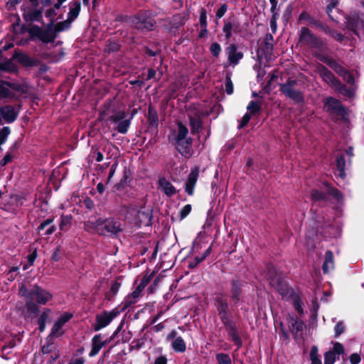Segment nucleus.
Listing matches in <instances>:
<instances>
[{"label": "nucleus", "instance_id": "1", "mask_svg": "<svg viewBox=\"0 0 364 364\" xmlns=\"http://www.w3.org/2000/svg\"><path fill=\"white\" fill-rule=\"evenodd\" d=\"M19 294L24 298L26 308L28 312L37 314L39 311L38 304L46 305L53 299V294L38 285H33L30 289L21 286Z\"/></svg>", "mask_w": 364, "mask_h": 364}, {"label": "nucleus", "instance_id": "2", "mask_svg": "<svg viewBox=\"0 0 364 364\" xmlns=\"http://www.w3.org/2000/svg\"><path fill=\"white\" fill-rule=\"evenodd\" d=\"M85 230L104 236L117 237L123 230L121 223L112 218L90 219L84 223Z\"/></svg>", "mask_w": 364, "mask_h": 364}, {"label": "nucleus", "instance_id": "3", "mask_svg": "<svg viewBox=\"0 0 364 364\" xmlns=\"http://www.w3.org/2000/svg\"><path fill=\"white\" fill-rule=\"evenodd\" d=\"M267 278L270 285L284 299H288L291 296L292 290L288 287L282 275L274 267L268 268Z\"/></svg>", "mask_w": 364, "mask_h": 364}, {"label": "nucleus", "instance_id": "4", "mask_svg": "<svg viewBox=\"0 0 364 364\" xmlns=\"http://www.w3.org/2000/svg\"><path fill=\"white\" fill-rule=\"evenodd\" d=\"M129 21L133 27L141 31L153 30L156 25L152 13L149 11L139 12L136 15L129 17Z\"/></svg>", "mask_w": 364, "mask_h": 364}, {"label": "nucleus", "instance_id": "5", "mask_svg": "<svg viewBox=\"0 0 364 364\" xmlns=\"http://www.w3.org/2000/svg\"><path fill=\"white\" fill-rule=\"evenodd\" d=\"M329 196H333L338 201L343 198L341 192L338 189L330 186L328 183L325 184L323 191L313 189L311 191V198L314 202L326 203L328 202Z\"/></svg>", "mask_w": 364, "mask_h": 364}, {"label": "nucleus", "instance_id": "6", "mask_svg": "<svg viewBox=\"0 0 364 364\" xmlns=\"http://www.w3.org/2000/svg\"><path fill=\"white\" fill-rule=\"evenodd\" d=\"M28 33L31 37H36L43 43L53 42L57 37L53 23H50L46 28L32 26L28 29Z\"/></svg>", "mask_w": 364, "mask_h": 364}, {"label": "nucleus", "instance_id": "7", "mask_svg": "<svg viewBox=\"0 0 364 364\" xmlns=\"http://www.w3.org/2000/svg\"><path fill=\"white\" fill-rule=\"evenodd\" d=\"M297 82L294 80H289L285 83L281 85L280 91L287 97L295 102H301L304 101L303 93L296 88Z\"/></svg>", "mask_w": 364, "mask_h": 364}, {"label": "nucleus", "instance_id": "8", "mask_svg": "<svg viewBox=\"0 0 364 364\" xmlns=\"http://www.w3.org/2000/svg\"><path fill=\"white\" fill-rule=\"evenodd\" d=\"M299 41L302 42L309 47L314 48L318 50H322L324 44L322 41L314 36L311 31L306 28L303 27L301 29L299 34Z\"/></svg>", "mask_w": 364, "mask_h": 364}, {"label": "nucleus", "instance_id": "9", "mask_svg": "<svg viewBox=\"0 0 364 364\" xmlns=\"http://www.w3.org/2000/svg\"><path fill=\"white\" fill-rule=\"evenodd\" d=\"M119 314V311L117 309H114L110 311H105L97 314L96 316L95 323L93 325L94 331H98L108 326Z\"/></svg>", "mask_w": 364, "mask_h": 364}, {"label": "nucleus", "instance_id": "10", "mask_svg": "<svg viewBox=\"0 0 364 364\" xmlns=\"http://www.w3.org/2000/svg\"><path fill=\"white\" fill-rule=\"evenodd\" d=\"M241 31L239 21L235 16H230L223 21V33L226 40H230L233 34Z\"/></svg>", "mask_w": 364, "mask_h": 364}, {"label": "nucleus", "instance_id": "11", "mask_svg": "<svg viewBox=\"0 0 364 364\" xmlns=\"http://www.w3.org/2000/svg\"><path fill=\"white\" fill-rule=\"evenodd\" d=\"M23 18L26 22L41 21L43 18L42 11L33 6L23 4L21 7Z\"/></svg>", "mask_w": 364, "mask_h": 364}, {"label": "nucleus", "instance_id": "12", "mask_svg": "<svg viewBox=\"0 0 364 364\" xmlns=\"http://www.w3.org/2000/svg\"><path fill=\"white\" fill-rule=\"evenodd\" d=\"M325 108L332 114L344 116L346 109L341 102L333 97L326 98L325 101Z\"/></svg>", "mask_w": 364, "mask_h": 364}, {"label": "nucleus", "instance_id": "13", "mask_svg": "<svg viewBox=\"0 0 364 364\" xmlns=\"http://www.w3.org/2000/svg\"><path fill=\"white\" fill-rule=\"evenodd\" d=\"M316 71L322 78L323 81L333 88L338 81L335 75L321 64H318L316 65Z\"/></svg>", "mask_w": 364, "mask_h": 364}, {"label": "nucleus", "instance_id": "14", "mask_svg": "<svg viewBox=\"0 0 364 364\" xmlns=\"http://www.w3.org/2000/svg\"><path fill=\"white\" fill-rule=\"evenodd\" d=\"M199 167L195 166L191 168V172L188 176L185 185V191L189 196H192L194 193V188L199 176Z\"/></svg>", "mask_w": 364, "mask_h": 364}, {"label": "nucleus", "instance_id": "15", "mask_svg": "<svg viewBox=\"0 0 364 364\" xmlns=\"http://www.w3.org/2000/svg\"><path fill=\"white\" fill-rule=\"evenodd\" d=\"M72 316L73 315L69 313H64L63 315H61L60 318L53 324L51 329L50 336H61L63 333V331L61 330L63 326L72 318Z\"/></svg>", "mask_w": 364, "mask_h": 364}, {"label": "nucleus", "instance_id": "16", "mask_svg": "<svg viewBox=\"0 0 364 364\" xmlns=\"http://www.w3.org/2000/svg\"><path fill=\"white\" fill-rule=\"evenodd\" d=\"M225 53L228 55L230 65H236L239 61L243 58V53L238 51L237 46L235 44H230L225 48Z\"/></svg>", "mask_w": 364, "mask_h": 364}, {"label": "nucleus", "instance_id": "17", "mask_svg": "<svg viewBox=\"0 0 364 364\" xmlns=\"http://www.w3.org/2000/svg\"><path fill=\"white\" fill-rule=\"evenodd\" d=\"M11 90L21 91V87L16 84H11L7 82H0V98H12L14 95Z\"/></svg>", "mask_w": 364, "mask_h": 364}, {"label": "nucleus", "instance_id": "18", "mask_svg": "<svg viewBox=\"0 0 364 364\" xmlns=\"http://www.w3.org/2000/svg\"><path fill=\"white\" fill-rule=\"evenodd\" d=\"M106 344L102 334H97L92 338V349L89 353L90 357H94L99 353L102 347Z\"/></svg>", "mask_w": 364, "mask_h": 364}, {"label": "nucleus", "instance_id": "19", "mask_svg": "<svg viewBox=\"0 0 364 364\" xmlns=\"http://www.w3.org/2000/svg\"><path fill=\"white\" fill-rule=\"evenodd\" d=\"M193 140L191 137L186 139L176 141L175 145L179 153L184 156H189L191 154V146Z\"/></svg>", "mask_w": 364, "mask_h": 364}, {"label": "nucleus", "instance_id": "20", "mask_svg": "<svg viewBox=\"0 0 364 364\" xmlns=\"http://www.w3.org/2000/svg\"><path fill=\"white\" fill-rule=\"evenodd\" d=\"M159 188L168 197L176 194V188L165 178H161L158 181Z\"/></svg>", "mask_w": 364, "mask_h": 364}, {"label": "nucleus", "instance_id": "21", "mask_svg": "<svg viewBox=\"0 0 364 364\" xmlns=\"http://www.w3.org/2000/svg\"><path fill=\"white\" fill-rule=\"evenodd\" d=\"M68 6L69 12L68 13L67 19L70 20L71 22H73L79 16L81 9V4L80 1L75 0L70 1Z\"/></svg>", "mask_w": 364, "mask_h": 364}, {"label": "nucleus", "instance_id": "22", "mask_svg": "<svg viewBox=\"0 0 364 364\" xmlns=\"http://www.w3.org/2000/svg\"><path fill=\"white\" fill-rule=\"evenodd\" d=\"M143 289L139 287H136V288L128 296H127L124 301V304L125 307H129L132 304H134L138 301L139 298L142 296Z\"/></svg>", "mask_w": 364, "mask_h": 364}, {"label": "nucleus", "instance_id": "23", "mask_svg": "<svg viewBox=\"0 0 364 364\" xmlns=\"http://www.w3.org/2000/svg\"><path fill=\"white\" fill-rule=\"evenodd\" d=\"M0 112L3 119L8 123L13 122L17 117V113L12 106L2 107Z\"/></svg>", "mask_w": 364, "mask_h": 364}, {"label": "nucleus", "instance_id": "24", "mask_svg": "<svg viewBox=\"0 0 364 364\" xmlns=\"http://www.w3.org/2000/svg\"><path fill=\"white\" fill-rule=\"evenodd\" d=\"M230 294L231 301L234 305H237L241 299V284L238 281L232 282Z\"/></svg>", "mask_w": 364, "mask_h": 364}, {"label": "nucleus", "instance_id": "25", "mask_svg": "<svg viewBox=\"0 0 364 364\" xmlns=\"http://www.w3.org/2000/svg\"><path fill=\"white\" fill-rule=\"evenodd\" d=\"M333 89L348 97H352L354 95L355 91L354 87L352 86L348 87L347 85L343 84L339 80L334 86Z\"/></svg>", "mask_w": 364, "mask_h": 364}, {"label": "nucleus", "instance_id": "26", "mask_svg": "<svg viewBox=\"0 0 364 364\" xmlns=\"http://www.w3.org/2000/svg\"><path fill=\"white\" fill-rule=\"evenodd\" d=\"M14 58L23 66L33 67L36 65V61L34 59L23 53H16L14 55Z\"/></svg>", "mask_w": 364, "mask_h": 364}, {"label": "nucleus", "instance_id": "27", "mask_svg": "<svg viewBox=\"0 0 364 364\" xmlns=\"http://www.w3.org/2000/svg\"><path fill=\"white\" fill-rule=\"evenodd\" d=\"M334 268L333 255L331 251L328 250L325 254L322 269L323 273L327 274Z\"/></svg>", "mask_w": 364, "mask_h": 364}, {"label": "nucleus", "instance_id": "28", "mask_svg": "<svg viewBox=\"0 0 364 364\" xmlns=\"http://www.w3.org/2000/svg\"><path fill=\"white\" fill-rule=\"evenodd\" d=\"M51 310L49 309H45L39 316L37 323L38 325L39 331L43 332L46 329V321L50 317Z\"/></svg>", "mask_w": 364, "mask_h": 364}, {"label": "nucleus", "instance_id": "29", "mask_svg": "<svg viewBox=\"0 0 364 364\" xmlns=\"http://www.w3.org/2000/svg\"><path fill=\"white\" fill-rule=\"evenodd\" d=\"M363 25L362 21L358 15H353L347 18L346 26L348 29L356 33L357 28Z\"/></svg>", "mask_w": 364, "mask_h": 364}, {"label": "nucleus", "instance_id": "30", "mask_svg": "<svg viewBox=\"0 0 364 364\" xmlns=\"http://www.w3.org/2000/svg\"><path fill=\"white\" fill-rule=\"evenodd\" d=\"M346 160L343 155H341L336 159V168L337 173L341 178L343 179L346 177L345 173Z\"/></svg>", "mask_w": 364, "mask_h": 364}, {"label": "nucleus", "instance_id": "31", "mask_svg": "<svg viewBox=\"0 0 364 364\" xmlns=\"http://www.w3.org/2000/svg\"><path fill=\"white\" fill-rule=\"evenodd\" d=\"M171 346L176 352L183 353L186 351V345L181 337L176 338L171 343Z\"/></svg>", "mask_w": 364, "mask_h": 364}, {"label": "nucleus", "instance_id": "32", "mask_svg": "<svg viewBox=\"0 0 364 364\" xmlns=\"http://www.w3.org/2000/svg\"><path fill=\"white\" fill-rule=\"evenodd\" d=\"M229 336L231 337L232 341L238 346H240L242 344L241 338L235 328V326L232 324L228 327Z\"/></svg>", "mask_w": 364, "mask_h": 364}, {"label": "nucleus", "instance_id": "33", "mask_svg": "<svg viewBox=\"0 0 364 364\" xmlns=\"http://www.w3.org/2000/svg\"><path fill=\"white\" fill-rule=\"evenodd\" d=\"M126 117V112L123 110H117L114 112L112 114L107 117V120L117 124L123 120Z\"/></svg>", "mask_w": 364, "mask_h": 364}, {"label": "nucleus", "instance_id": "34", "mask_svg": "<svg viewBox=\"0 0 364 364\" xmlns=\"http://www.w3.org/2000/svg\"><path fill=\"white\" fill-rule=\"evenodd\" d=\"M188 133V128L185 125H183L182 123H178V133H177V135L175 139L176 141H181V140L188 138L187 136Z\"/></svg>", "mask_w": 364, "mask_h": 364}, {"label": "nucleus", "instance_id": "35", "mask_svg": "<svg viewBox=\"0 0 364 364\" xmlns=\"http://www.w3.org/2000/svg\"><path fill=\"white\" fill-rule=\"evenodd\" d=\"M188 133V128L185 125H183L182 123H178V133H177V135L175 139L176 141H181V140L188 138L187 136Z\"/></svg>", "mask_w": 364, "mask_h": 364}, {"label": "nucleus", "instance_id": "36", "mask_svg": "<svg viewBox=\"0 0 364 364\" xmlns=\"http://www.w3.org/2000/svg\"><path fill=\"white\" fill-rule=\"evenodd\" d=\"M273 36L272 34H267L264 38V48H261L264 53H267L268 55H272V51L273 49Z\"/></svg>", "mask_w": 364, "mask_h": 364}, {"label": "nucleus", "instance_id": "37", "mask_svg": "<svg viewBox=\"0 0 364 364\" xmlns=\"http://www.w3.org/2000/svg\"><path fill=\"white\" fill-rule=\"evenodd\" d=\"M72 23L73 22L70 20L66 19L63 21L58 22L56 24H53V28L56 34L58 35L60 32L68 30L70 27Z\"/></svg>", "mask_w": 364, "mask_h": 364}, {"label": "nucleus", "instance_id": "38", "mask_svg": "<svg viewBox=\"0 0 364 364\" xmlns=\"http://www.w3.org/2000/svg\"><path fill=\"white\" fill-rule=\"evenodd\" d=\"M0 69L9 73H16L18 70L17 66L10 60L0 63Z\"/></svg>", "mask_w": 364, "mask_h": 364}, {"label": "nucleus", "instance_id": "39", "mask_svg": "<svg viewBox=\"0 0 364 364\" xmlns=\"http://www.w3.org/2000/svg\"><path fill=\"white\" fill-rule=\"evenodd\" d=\"M115 129L120 134H126L130 125V120L124 119L116 124Z\"/></svg>", "mask_w": 364, "mask_h": 364}, {"label": "nucleus", "instance_id": "40", "mask_svg": "<svg viewBox=\"0 0 364 364\" xmlns=\"http://www.w3.org/2000/svg\"><path fill=\"white\" fill-rule=\"evenodd\" d=\"M329 67L340 76H343L345 73H346L347 70L343 65L337 63L334 59L329 65Z\"/></svg>", "mask_w": 364, "mask_h": 364}, {"label": "nucleus", "instance_id": "41", "mask_svg": "<svg viewBox=\"0 0 364 364\" xmlns=\"http://www.w3.org/2000/svg\"><path fill=\"white\" fill-rule=\"evenodd\" d=\"M304 326V323L302 321H299L297 318H292L291 321L290 328L294 333H297L302 331Z\"/></svg>", "mask_w": 364, "mask_h": 364}, {"label": "nucleus", "instance_id": "42", "mask_svg": "<svg viewBox=\"0 0 364 364\" xmlns=\"http://www.w3.org/2000/svg\"><path fill=\"white\" fill-rule=\"evenodd\" d=\"M190 125L192 134L199 132L201 127V122L198 118L190 117Z\"/></svg>", "mask_w": 364, "mask_h": 364}, {"label": "nucleus", "instance_id": "43", "mask_svg": "<svg viewBox=\"0 0 364 364\" xmlns=\"http://www.w3.org/2000/svg\"><path fill=\"white\" fill-rule=\"evenodd\" d=\"M211 251H212V247H211V246H210L207 250H205V252L203 253V255L200 257H196L194 259V262L191 263L190 265L192 267H196L200 262L203 261L210 254Z\"/></svg>", "mask_w": 364, "mask_h": 364}, {"label": "nucleus", "instance_id": "44", "mask_svg": "<svg viewBox=\"0 0 364 364\" xmlns=\"http://www.w3.org/2000/svg\"><path fill=\"white\" fill-rule=\"evenodd\" d=\"M248 111H250L251 115L255 114L261 109L260 105L255 101H250L247 107Z\"/></svg>", "mask_w": 364, "mask_h": 364}, {"label": "nucleus", "instance_id": "45", "mask_svg": "<svg viewBox=\"0 0 364 364\" xmlns=\"http://www.w3.org/2000/svg\"><path fill=\"white\" fill-rule=\"evenodd\" d=\"M216 360L218 364H232L230 357L225 353H218L216 355Z\"/></svg>", "mask_w": 364, "mask_h": 364}, {"label": "nucleus", "instance_id": "46", "mask_svg": "<svg viewBox=\"0 0 364 364\" xmlns=\"http://www.w3.org/2000/svg\"><path fill=\"white\" fill-rule=\"evenodd\" d=\"M336 360V355H335V352L328 350L324 354V364H334Z\"/></svg>", "mask_w": 364, "mask_h": 364}, {"label": "nucleus", "instance_id": "47", "mask_svg": "<svg viewBox=\"0 0 364 364\" xmlns=\"http://www.w3.org/2000/svg\"><path fill=\"white\" fill-rule=\"evenodd\" d=\"M217 309L218 311V313L220 312H225L228 310V305L227 301L222 299V298H218L217 299Z\"/></svg>", "mask_w": 364, "mask_h": 364}, {"label": "nucleus", "instance_id": "48", "mask_svg": "<svg viewBox=\"0 0 364 364\" xmlns=\"http://www.w3.org/2000/svg\"><path fill=\"white\" fill-rule=\"evenodd\" d=\"M210 50L214 57L218 58L221 53L222 48L219 43L215 42L211 44Z\"/></svg>", "mask_w": 364, "mask_h": 364}, {"label": "nucleus", "instance_id": "49", "mask_svg": "<svg viewBox=\"0 0 364 364\" xmlns=\"http://www.w3.org/2000/svg\"><path fill=\"white\" fill-rule=\"evenodd\" d=\"M219 315L222 322L224 323L226 328L232 325V323L230 319L228 311H225L224 313L220 312Z\"/></svg>", "mask_w": 364, "mask_h": 364}, {"label": "nucleus", "instance_id": "50", "mask_svg": "<svg viewBox=\"0 0 364 364\" xmlns=\"http://www.w3.org/2000/svg\"><path fill=\"white\" fill-rule=\"evenodd\" d=\"M58 349L55 348V346H53L52 343H47L43 346L42 347V353L43 354H50L53 353L55 351H57Z\"/></svg>", "mask_w": 364, "mask_h": 364}, {"label": "nucleus", "instance_id": "51", "mask_svg": "<svg viewBox=\"0 0 364 364\" xmlns=\"http://www.w3.org/2000/svg\"><path fill=\"white\" fill-rule=\"evenodd\" d=\"M10 134V129L5 127L2 129L0 132V144H3L6 142L7 136Z\"/></svg>", "mask_w": 364, "mask_h": 364}, {"label": "nucleus", "instance_id": "52", "mask_svg": "<svg viewBox=\"0 0 364 364\" xmlns=\"http://www.w3.org/2000/svg\"><path fill=\"white\" fill-rule=\"evenodd\" d=\"M332 352H335V355H342L344 354L345 350L343 346L338 342L333 343V350Z\"/></svg>", "mask_w": 364, "mask_h": 364}, {"label": "nucleus", "instance_id": "53", "mask_svg": "<svg viewBox=\"0 0 364 364\" xmlns=\"http://www.w3.org/2000/svg\"><path fill=\"white\" fill-rule=\"evenodd\" d=\"M334 331L336 337H338L340 335H341L345 331L343 323L342 321L338 322L335 326Z\"/></svg>", "mask_w": 364, "mask_h": 364}, {"label": "nucleus", "instance_id": "54", "mask_svg": "<svg viewBox=\"0 0 364 364\" xmlns=\"http://www.w3.org/2000/svg\"><path fill=\"white\" fill-rule=\"evenodd\" d=\"M341 77H343V79L345 81H346L352 87L354 85V83H355L354 76L348 70H346V73H345V75Z\"/></svg>", "mask_w": 364, "mask_h": 364}, {"label": "nucleus", "instance_id": "55", "mask_svg": "<svg viewBox=\"0 0 364 364\" xmlns=\"http://www.w3.org/2000/svg\"><path fill=\"white\" fill-rule=\"evenodd\" d=\"M207 16H206V10L205 9H201L200 12V23L202 27H206L207 26Z\"/></svg>", "mask_w": 364, "mask_h": 364}, {"label": "nucleus", "instance_id": "56", "mask_svg": "<svg viewBox=\"0 0 364 364\" xmlns=\"http://www.w3.org/2000/svg\"><path fill=\"white\" fill-rule=\"evenodd\" d=\"M191 211V205L189 204L183 206L180 210V216L181 219L185 218Z\"/></svg>", "mask_w": 364, "mask_h": 364}, {"label": "nucleus", "instance_id": "57", "mask_svg": "<svg viewBox=\"0 0 364 364\" xmlns=\"http://www.w3.org/2000/svg\"><path fill=\"white\" fill-rule=\"evenodd\" d=\"M228 10V5L225 4H223L220 9H218L216 11V18H221L224 14L226 13Z\"/></svg>", "mask_w": 364, "mask_h": 364}, {"label": "nucleus", "instance_id": "58", "mask_svg": "<svg viewBox=\"0 0 364 364\" xmlns=\"http://www.w3.org/2000/svg\"><path fill=\"white\" fill-rule=\"evenodd\" d=\"M14 158V155L10 152L6 153V154L4 156V158L1 161V165L2 166H6L8 163L11 162Z\"/></svg>", "mask_w": 364, "mask_h": 364}, {"label": "nucleus", "instance_id": "59", "mask_svg": "<svg viewBox=\"0 0 364 364\" xmlns=\"http://www.w3.org/2000/svg\"><path fill=\"white\" fill-rule=\"evenodd\" d=\"M121 284L117 281H115L114 283L112 284L111 288H110V293L112 294V296H114L117 294L119 288H120Z\"/></svg>", "mask_w": 364, "mask_h": 364}, {"label": "nucleus", "instance_id": "60", "mask_svg": "<svg viewBox=\"0 0 364 364\" xmlns=\"http://www.w3.org/2000/svg\"><path fill=\"white\" fill-rule=\"evenodd\" d=\"M279 17V15L274 14L272 15L270 19V27L273 33H275L277 31V20Z\"/></svg>", "mask_w": 364, "mask_h": 364}, {"label": "nucleus", "instance_id": "61", "mask_svg": "<svg viewBox=\"0 0 364 364\" xmlns=\"http://www.w3.org/2000/svg\"><path fill=\"white\" fill-rule=\"evenodd\" d=\"M251 119V114L246 113L242 118L239 128H242L247 124Z\"/></svg>", "mask_w": 364, "mask_h": 364}, {"label": "nucleus", "instance_id": "62", "mask_svg": "<svg viewBox=\"0 0 364 364\" xmlns=\"http://www.w3.org/2000/svg\"><path fill=\"white\" fill-rule=\"evenodd\" d=\"M225 92L228 95H231L233 92V85L230 78L227 79L225 82Z\"/></svg>", "mask_w": 364, "mask_h": 364}, {"label": "nucleus", "instance_id": "63", "mask_svg": "<svg viewBox=\"0 0 364 364\" xmlns=\"http://www.w3.org/2000/svg\"><path fill=\"white\" fill-rule=\"evenodd\" d=\"M270 1V4H271V12L272 14V15L274 14H276V15H279V12H278V8H277V3H278V1L277 0H269Z\"/></svg>", "mask_w": 364, "mask_h": 364}, {"label": "nucleus", "instance_id": "64", "mask_svg": "<svg viewBox=\"0 0 364 364\" xmlns=\"http://www.w3.org/2000/svg\"><path fill=\"white\" fill-rule=\"evenodd\" d=\"M350 362L351 364H358L360 362V357L357 353H353L350 355Z\"/></svg>", "mask_w": 364, "mask_h": 364}]
</instances>
